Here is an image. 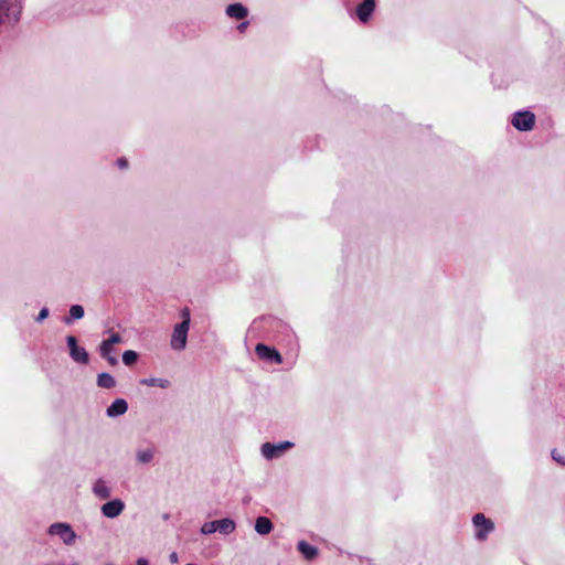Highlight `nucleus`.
Here are the masks:
<instances>
[{
	"instance_id": "obj_1",
	"label": "nucleus",
	"mask_w": 565,
	"mask_h": 565,
	"mask_svg": "<svg viewBox=\"0 0 565 565\" xmlns=\"http://www.w3.org/2000/svg\"><path fill=\"white\" fill-rule=\"evenodd\" d=\"M182 322L177 323L173 328L170 347L174 351H182L185 349L188 343V333L190 330V310L188 308H183L181 311Z\"/></svg>"
},
{
	"instance_id": "obj_2",
	"label": "nucleus",
	"mask_w": 565,
	"mask_h": 565,
	"mask_svg": "<svg viewBox=\"0 0 565 565\" xmlns=\"http://www.w3.org/2000/svg\"><path fill=\"white\" fill-rule=\"evenodd\" d=\"M47 534L58 537V540L67 546L74 545L77 540V534L71 524L66 522H55L51 524L47 529Z\"/></svg>"
},
{
	"instance_id": "obj_3",
	"label": "nucleus",
	"mask_w": 565,
	"mask_h": 565,
	"mask_svg": "<svg viewBox=\"0 0 565 565\" xmlns=\"http://www.w3.org/2000/svg\"><path fill=\"white\" fill-rule=\"evenodd\" d=\"M122 342L120 334L116 332H109V337L102 341L99 345L100 356L111 365L117 364V358L114 355V347Z\"/></svg>"
},
{
	"instance_id": "obj_4",
	"label": "nucleus",
	"mask_w": 565,
	"mask_h": 565,
	"mask_svg": "<svg viewBox=\"0 0 565 565\" xmlns=\"http://www.w3.org/2000/svg\"><path fill=\"white\" fill-rule=\"evenodd\" d=\"M21 13V6L18 3H7L6 0H0V24L13 23L19 20Z\"/></svg>"
},
{
	"instance_id": "obj_5",
	"label": "nucleus",
	"mask_w": 565,
	"mask_h": 565,
	"mask_svg": "<svg viewBox=\"0 0 565 565\" xmlns=\"http://www.w3.org/2000/svg\"><path fill=\"white\" fill-rule=\"evenodd\" d=\"M294 446L291 441H282L279 444L265 443L260 447V452L264 458L271 460L280 457L285 451Z\"/></svg>"
},
{
	"instance_id": "obj_6",
	"label": "nucleus",
	"mask_w": 565,
	"mask_h": 565,
	"mask_svg": "<svg viewBox=\"0 0 565 565\" xmlns=\"http://www.w3.org/2000/svg\"><path fill=\"white\" fill-rule=\"evenodd\" d=\"M66 343L70 350L72 360L76 363L87 364L89 356L87 351L77 344V340L73 335L66 337Z\"/></svg>"
},
{
	"instance_id": "obj_7",
	"label": "nucleus",
	"mask_w": 565,
	"mask_h": 565,
	"mask_svg": "<svg viewBox=\"0 0 565 565\" xmlns=\"http://www.w3.org/2000/svg\"><path fill=\"white\" fill-rule=\"evenodd\" d=\"M535 122V116L531 111H519L512 118V125L521 131L531 130Z\"/></svg>"
},
{
	"instance_id": "obj_8",
	"label": "nucleus",
	"mask_w": 565,
	"mask_h": 565,
	"mask_svg": "<svg viewBox=\"0 0 565 565\" xmlns=\"http://www.w3.org/2000/svg\"><path fill=\"white\" fill-rule=\"evenodd\" d=\"M472 522L473 525L478 529L476 532V537L480 541L484 540L494 527L493 522L481 513L476 514L472 519Z\"/></svg>"
},
{
	"instance_id": "obj_9",
	"label": "nucleus",
	"mask_w": 565,
	"mask_h": 565,
	"mask_svg": "<svg viewBox=\"0 0 565 565\" xmlns=\"http://www.w3.org/2000/svg\"><path fill=\"white\" fill-rule=\"evenodd\" d=\"M125 509V503L120 499L111 500L102 505L100 511L104 516L108 519H115L119 516Z\"/></svg>"
},
{
	"instance_id": "obj_10",
	"label": "nucleus",
	"mask_w": 565,
	"mask_h": 565,
	"mask_svg": "<svg viewBox=\"0 0 565 565\" xmlns=\"http://www.w3.org/2000/svg\"><path fill=\"white\" fill-rule=\"evenodd\" d=\"M375 8L374 0H364L356 9V14L360 21L366 22L372 15Z\"/></svg>"
},
{
	"instance_id": "obj_11",
	"label": "nucleus",
	"mask_w": 565,
	"mask_h": 565,
	"mask_svg": "<svg viewBox=\"0 0 565 565\" xmlns=\"http://www.w3.org/2000/svg\"><path fill=\"white\" fill-rule=\"evenodd\" d=\"M128 409L127 402L122 398L115 399L107 408L106 414L109 417L124 415Z\"/></svg>"
},
{
	"instance_id": "obj_12",
	"label": "nucleus",
	"mask_w": 565,
	"mask_h": 565,
	"mask_svg": "<svg viewBox=\"0 0 565 565\" xmlns=\"http://www.w3.org/2000/svg\"><path fill=\"white\" fill-rule=\"evenodd\" d=\"M256 353L262 359H273L276 363H281V355L265 344H257Z\"/></svg>"
},
{
	"instance_id": "obj_13",
	"label": "nucleus",
	"mask_w": 565,
	"mask_h": 565,
	"mask_svg": "<svg viewBox=\"0 0 565 565\" xmlns=\"http://www.w3.org/2000/svg\"><path fill=\"white\" fill-rule=\"evenodd\" d=\"M247 9L241 3L230 4L226 8V14L231 18L242 20L247 17Z\"/></svg>"
},
{
	"instance_id": "obj_14",
	"label": "nucleus",
	"mask_w": 565,
	"mask_h": 565,
	"mask_svg": "<svg viewBox=\"0 0 565 565\" xmlns=\"http://www.w3.org/2000/svg\"><path fill=\"white\" fill-rule=\"evenodd\" d=\"M94 494L99 499H108L111 494L110 488L104 480H97L93 486Z\"/></svg>"
},
{
	"instance_id": "obj_15",
	"label": "nucleus",
	"mask_w": 565,
	"mask_h": 565,
	"mask_svg": "<svg viewBox=\"0 0 565 565\" xmlns=\"http://www.w3.org/2000/svg\"><path fill=\"white\" fill-rule=\"evenodd\" d=\"M273 530L271 521L266 516H258L255 521V531L260 535H266Z\"/></svg>"
},
{
	"instance_id": "obj_16",
	"label": "nucleus",
	"mask_w": 565,
	"mask_h": 565,
	"mask_svg": "<svg viewBox=\"0 0 565 565\" xmlns=\"http://www.w3.org/2000/svg\"><path fill=\"white\" fill-rule=\"evenodd\" d=\"M298 551L303 555V557L308 561L313 559L318 555V550L307 543L306 541H300L297 545Z\"/></svg>"
},
{
	"instance_id": "obj_17",
	"label": "nucleus",
	"mask_w": 565,
	"mask_h": 565,
	"mask_svg": "<svg viewBox=\"0 0 565 565\" xmlns=\"http://www.w3.org/2000/svg\"><path fill=\"white\" fill-rule=\"evenodd\" d=\"M154 450L152 448H140L136 451V460L140 465H147L152 461Z\"/></svg>"
},
{
	"instance_id": "obj_18",
	"label": "nucleus",
	"mask_w": 565,
	"mask_h": 565,
	"mask_svg": "<svg viewBox=\"0 0 565 565\" xmlns=\"http://www.w3.org/2000/svg\"><path fill=\"white\" fill-rule=\"evenodd\" d=\"M216 527L222 534H231L235 531L236 524L232 519L225 518L216 520Z\"/></svg>"
},
{
	"instance_id": "obj_19",
	"label": "nucleus",
	"mask_w": 565,
	"mask_h": 565,
	"mask_svg": "<svg viewBox=\"0 0 565 565\" xmlns=\"http://www.w3.org/2000/svg\"><path fill=\"white\" fill-rule=\"evenodd\" d=\"M97 384L103 388H113L116 381L109 373H100L97 377Z\"/></svg>"
},
{
	"instance_id": "obj_20",
	"label": "nucleus",
	"mask_w": 565,
	"mask_h": 565,
	"mask_svg": "<svg viewBox=\"0 0 565 565\" xmlns=\"http://www.w3.org/2000/svg\"><path fill=\"white\" fill-rule=\"evenodd\" d=\"M141 384L146 386H158L160 388H168L170 386V381L167 379L150 377L143 379L141 381Z\"/></svg>"
},
{
	"instance_id": "obj_21",
	"label": "nucleus",
	"mask_w": 565,
	"mask_h": 565,
	"mask_svg": "<svg viewBox=\"0 0 565 565\" xmlns=\"http://www.w3.org/2000/svg\"><path fill=\"white\" fill-rule=\"evenodd\" d=\"M84 317V308L79 305H73L70 308V317L65 319L66 323H72L74 319H82Z\"/></svg>"
},
{
	"instance_id": "obj_22",
	"label": "nucleus",
	"mask_w": 565,
	"mask_h": 565,
	"mask_svg": "<svg viewBox=\"0 0 565 565\" xmlns=\"http://www.w3.org/2000/svg\"><path fill=\"white\" fill-rule=\"evenodd\" d=\"M137 359H138V354H137V352H135L132 350H127L122 354V362L126 365H132L134 363H136Z\"/></svg>"
},
{
	"instance_id": "obj_23",
	"label": "nucleus",
	"mask_w": 565,
	"mask_h": 565,
	"mask_svg": "<svg viewBox=\"0 0 565 565\" xmlns=\"http://www.w3.org/2000/svg\"><path fill=\"white\" fill-rule=\"evenodd\" d=\"M217 531V527H216V521H210V522H205L202 526H201V533L204 534V535H209V534H213Z\"/></svg>"
},
{
	"instance_id": "obj_24",
	"label": "nucleus",
	"mask_w": 565,
	"mask_h": 565,
	"mask_svg": "<svg viewBox=\"0 0 565 565\" xmlns=\"http://www.w3.org/2000/svg\"><path fill=\"white\" fill-rule=\"evenodd\" d=\"M49 316V309L47 308H42L41 311L39 312V316L36 318V321L38 322H41L43 321L44 319H46Z\"/></svg>"
},
{
	"instance_id": "obj_25",
	"label": "nucleus",
	"mask_w": 565,
	"mask_h": 565,
	"mask_svg": "<svg viewBox=\"0 0 565 565\" xmlns=\"http://www.w3.org/2000/svg\"><path fill=\"white\" fill-rule=\"evenodd\" d=\"M553 459L557 462L565 465V457L561 456L556 450L552 452Z\"/></svg>"
},
{
	"instance_id": "obj_26",
	"label": "nucleus",
	"mask_w": 565,
	"mask_h": 565,
	"mask_svg": "<svg viewBox=\"0 0 565 565\" xmlns=\"http://www.w3.org/2000/svg\"><path fill=\"white\" fill-rule=\"evenodd\" d=\"M169 559L171 563L175 564L179 562V556L175 552H172L170 555H169Z\"/></svg>"
},
{
	"instance_id": "obj_27",
	"label": "nucleus",
	"mask_w": 565,
	"mask_h": 565,
	"mask_svg": "<svg viewBox=\"0 0 565 565\" xmlns=\"http://www.w3.org/2000/svg\"><path fill=\"white\" fill-rule=\"evenodd\" d=\"M137 565H148V562H147V559L140 557L137 559Z\"/></svg>"
},
{
	"instance_id": "obj_28",
	"label": "nucleus",
	"mask_w": 565,
	"mask_h": 565,
	"mask_svg": "<svg viewBox=\"0 0 565 565\" xmlns=\"http://www.w3.org/2000/svg\"><path fill=\"white\" fill-rule=\"evenodd\" d=\"M247 25H248V22H243V23H241V24L238 25V30H239L241 32H243V31L247 28Z\"/></svg>"
},
{
	"instance_id": "obj_29",
	"label": "nucleus",
	"mask_w": 565,
	"mask_h": 565,
	"mask_svg": "<svg viewBox=\"0 0 565 565\" xmlns=\"http://www.w3.org/2000/svg\"><path fill=\"white\" fill-rule=\"evenodd\" d=\"M118 164H119L121 168H124V167H126L127 162H126V160L120 159V160H118Z\"/></svg>"
},
{
	"instance_id": "obj_30",
	"label": "nucleus",
	"mask_w": 565,
	"mask_h": 565,
	"mask_svg": "<svg viewBox=\"0 0 565 565\" xmlns=\"http://www.w3.org/2000/svg\"><path fill=\"white\" fill-rule=\"evenodd\" d=\"M72 565H79L78 563H73Z\"/></svg>"
},
{
	"instance_id": "obj_31",
	"label": "nucleus",
	"mask_w": 565,
	"mask_h": 565,
	"mask_svg": "<svg viewBox=\"0 0 565 565\" xmlns=\"http://www.w3.org/2000/svg\"><path fill=\"white\" fill-rule=\"evenodd\" d=\"M186 565H194V564H192V563H189V564H186Z\"/></svg>"
},
{
	"instance_id": "obj_32",
	"label": "nucleus",
	"mask_w": 565,
	"mask_h": 565,
	"mask_svg": "<svg viewBox=\"0 0 565 565\" xmlns=\"http://www.w3.org/2000/svg\"><path fill=\"white\" fill-rule=\"evenodd\" d=\"M106 565H113V564H106Z\"/></svg>"
}]
</instances>
